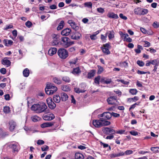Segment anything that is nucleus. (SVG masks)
Wrapping results in <instances>:
<instances>
[{
	"label": "nucleus",
	"instance_id": "7ed1b4c3",
	"mask_svg": "<svg viewBox=\"0 0 159 159\" xmlns=\"http://www.w3.org/2000/svg\"><path fill=\"white\" fill-rule=\"evenodd\" d=\"M61 45L65 48H67L74 44V42L71 41L70 39L67 37H62L60 41Z\"/></svg>",
	"mask_w": 159,
	"mask_h": 159
},
{
	"label": "nucleus",
	"instance_id": "774afa93",
	"mask_svg": "<svg viewBox=\"0 0 159 159\" xmlns=\"http://www.w3.org/2000/svg\"><path fill=\"white\" fill-rule=\"evenodd\" d=\"M103 48H109L110 47V43H106L103 45Z\"/></svg>",
	"mask_w": 159,
	"mask_h": 159
},
{
	"label": "nucleus",
	"instance_id": "4c0bfd02",
	"mask_svg": "<svg viewBox=\"0 0 159 159\" xmlns=\"http://www.w3.org/2000/svg\"><path fill=\"white\" fill-rule=\"evenodd\" d=\"M150 63L154 65L159 64V61L157 59L150 60Z\"/></svg>",
	"mask_w": 159,
	"mask_h": 159
},
{
	"label": "nucleus",
	"instance_id": "49530a36",
	"mask_svg": "<svg viewBox=\"0 0 159 159\" xmlns=\"http://www.w3.org/2000/svg\"><path fill=\"white\" fill-rule=\"evenodd\" d=\"M25 25L28 28H30L32 25V23L30 21H27L25 23Z\"/></svg>",
	"mask_w": 159,
	"mask_h": 159
},
{
	"label": "nucleus",
	"instance_id": "09e8293b",
	"mask_svg": "<svg viewBox=\"0 0 159 159\" xmlns=\"http://www.w3.org/2000/svg\"><path fill=\"white\" fill-rule=\"evenodd\" d=\"M152 26L155 28H157L159 27V23L155 21L152 24Z\"/></svg>",
	"mask_w": 159,
	"mask_h": 159
},
{
	"label": "nucleus",
	"instance_id": "603ef678",
	"mask_svg": "<svg viewBox=\"0 0 159 159\" xmlns=\"http://www.w3.org/2000/svg\"><path fill=\"white\" fill-rule=\"evenodd\" d=\"M111 117L112 116L114 117H119L120 116L119 114L114 113L113 112L111 113Z\"/></svg>",
	"mask_w": 159,
	"mask_h": 159
},
{
	"label": "nucleus",
	"instance_id": "5fc2aeb1",
	"mask_svg": "<svg viewBox=\"0 0 159 159\" xmlns=\"http://www.w3.org/2000/svg\"><path fill=\"white\" fill-rule=\"evenodd\" d=\"M129 133L132 135L136 136L138 135V132L134 130H132L129 132Z\"/></svg>",
	"mask_w": 159,
	"mask_h": 159
},
{
	"label": "nucleus",
	"instance_id": "f3484780",
	"mask_svg": "<svg viewBox=\"0 0 159 159\" xmlns=\"http://www.w3.org/2000/svg\"><path fill=\"white\" fill-rule=\"evenodd\" d=\"M53 125V122H46L42 124L41 125V127L42 128H45V127L51 126Z\"/></svg>",
	"mask_w": 159,
	"mask_h": 159
},
{
	"label": "nucleus",
	"instance_id": "c756f323",
	"mask_svg": "<svg viewBox=\"0 0 159 159\" xmlns=\"http://www.w3.org/2000/svg\"><path fill=\"white\" fill-rule=\"evenodd\" d=\"M75 92L78 93H84L86 90L84 89H80V88H75L74 89Z\"/></svg>",
	"mask_w": 159,
	"mask_h": 159
},
{
	"label": "nucleus",
	"instance_id": "c9c22d12",
	"mask_svg": "<svg viewBox=\"0 0 159 159\" xmlns=\"http://www.w3.org/2000/svg\"><path fill=\"white\" fill-rule=\"evenodd\" d=\"M45 91L46 93L48 95H51L53 94L55 91H54L53 90H52L51 89H50V90L48 89H46V87L45 89Z\"/></svg>",
	"mask_w": 159,
	"mask_h": 159
},
{
	"label": "nucleus",
	"instance_id": "aec40b11",
	"mask_svg": "<svg viewBox=\"0 0 159 159\" xmlns=\"http://www.w3.org/2000/svg\"><path fill=\"white\" fill-rule=\"evenodd\" d=\"M83 155L80 152H77L75 154V159H84Z\"/></svg>",
	"mask_w": 159,
	"mask_h": 159
},
{
	"label": "nucleus",
	"instance_id": "2eb2a0df",
	"mask_svg": "<svg viewBox=\"0 0 159 159\" xmlns=\"http://www.w3.org/2000/svg\"><path fill=\"white\" fill-rule=\"evenodd\" d=\"M109 34L108 37L109 40H111L115 37V33L113 30L109 31L107 32Z\"/></svg>",
	"mask_w": 159,
	"mask_h": 159
},
{
	"label": "nucleus",
	"instance_id": "393cba45",
	"mask_svg": "<svg viewBox=\"0 0 159 159\" xmlns=\"http://www.w3.org/2000/svg\"><path fill=\"white\" fill-rule=\"evenodd\" d=\"M61 98L59 96L57 95H54L53 97L54 101L57 103H58L60 102Z\"/></svg>",
	"mask_w": 159,
	"mask_h": 159
},
{
	"label": "nucleus",
	"instance_id": "37998d69",
	"mask_svg": "<svg viewBox=\"0 0 159 159\" xmlns=\"http://www.w3.org/2000/svg\"><path fill=\"white\" fill-rule=\"evenodd\" d=\"M148 11L147 9L142 8L141 10V16L144 15L148 13Z\"/></svg>",
	"mask_w": 159,
	"mask_h": 159
},
{
	"label": "nucleus",
	"instance_id": "a878e982",
	"mask_svg": "<svg viewBox=\"0 0 159 159\" xmlns=\"http://www.w3.org/2000/svg\"><path fill=\"white\" fill-rule=\"evenodd\" d=\"M64 22L63 20H61L57 28V30H60L62 29L64 26Z\"/></svg>",
	"mask_w": 159,
	"mask_h": 159
},
{
	"label": "nucleus",
	"instance_id": "052dcab7",
	"mask_svg": "<svg viewBox=\"0 0 159 159\" xmlns=\"http://www.w3.org/2000/svg\"><path fill=\"white\" fill-rule=\"evenodd\" d=\"M37 143L38 145L43 144L44 143V142L42 140L39 139L38 140Z\"/></svg>",
	"mask_w": 159,
	"mask_h": 159
},
{
	"label": "nucleus",
	"instance_id": "c03bdc74",
	"mask_svg": "<svg viewBox=\"0 0 159 159\" xmlns=\"http://www.w3.org/2000/svg\"><path fill=\"white\" fill-rule=\"evenodd\" d=\"M97 66L98 69L97 73L98 74H101L103 72V68L102 66H100L98 65Z\"/></svg>",
	"mask_w": 159,
	"mask_h": 159
},
{
	"label": "nucleus",
	"instance_id": "a211bd4d",
	"mask_svg": "<svg viewBox=\"0 0 159 159\" xmlns=\"http://www.w3.org/2000/svg\"><path fill=\"white\" fill-rule=\"evenodd\" d=\"M9 125H10L9 129H14L16 126V123L12 120L10 121Z\"/></svg>",
	"mask_w": 159,
	"mask_h": 159
},
{
	"label": "nucleus",
	"instance_id": "dca6fc26",
	"mask_svg": "<svg viewBox=\"0 0 159 159\" xmlns=\"http://www.w3.org/2000/svg\"><path fill=\"white\" fill-rule=\"evenodd\" d=\"M142 10V8L139 7H137L134 9V13L136 15L141 16Z\"/></svg>",
	"mask_w": 159,
	"mask_h": 159
},
{
	"label": "nucleus",
	"instance_id": "9b49d317",
	"mask_svg": "<svg viewBox=\"0 0 159 159\" xmlns=\"http://www.w3.org/2000/svg\"><path fill=\"white\" fill-rule=\"evenodd\" d=\"M46 89H48L49 90L51 89L52 90L56 92L57 90V88L56 86H53L52 84L50 83L47 84Z\"/></svg>",
	"mask_w": 159,
	"mask_h": 159
},
{
	"label": "nucleus",
	"instance_id": "a19ab883",
	"mask_svg": "<svg viewBox=\"0 0 159 159\" xmlns=\"http://www.w3.org/2000/svg\"><path fill=\"white\" fill-rule=\"evenodd\" d=\"M101 77L98 75L97 77H95L94 79V82L95 83L99 84L100 80Z\"/></svg>",
	"mask_w": 159,
	"mask_h": 159
},
{
	"label": "nucleus",
	"instance_id": "473e14b6",
	"mask_svg": "<svg viewBox=\"0 0 159 159\" xmlns=\"http://www.w3.org/2000/svg\"><path fill=\"white\" fill-rule=\"evenodd\" d=\"M62 90L64 91H68L70 90V88L69 86L67 85H63L61 87Z\"/></svg>",
	"mask_w": 159,
	"mask_h": 159
},
{
	"label": "nucleus",
	"instance_id": "412c9836",
	"mask_svg": "<svg viewBox=\"0 0 159 159\" xmlns=\"http://www.w3.org/2000/svg\"><path fill=\"white\" fill-rule=\"evenodd\" d=\"M68 96L64 92L61 93V99L63 101H65L68 99Z\"/></svg>",
	"mask_w": 159,
	"mask_h": 159
},
{
	"label": "nucleus",
	"instance_id": "ea45409f",
	"mask_svg": "<svg viewBox=\"0 0 159 159\" xmlns=\"http://www.w3.org/2000/svg\"><path fill=\"white\" fill-rule=\"evenodd\" d=\"M62 79L63 80L67 83H69L70 81L69 77L66 76L63 77Z\"/></svg>",
	"mask_w": 159,
	"mask_h": 159
},
{
	"label": "nucleus",
	"instance_id": "f704fd0d",
	"mask_svg": "<svg viewBox=\"0 0 159 159\" xmlns=\"http://www.w3.org/2000/svg\"><path fill=\"white\" fill-rule=\"evenodd\" d=\"M31 119L34 122H36L40 120V118L37 116H32Z\"/></svg>",
	"mask_w": 159,
	"mask_h": 159
},
{
	"label": "nucleus",
	"instance_id": "2f4dec72",
	"mask_svg": "<svg viewBox=\"0 0 159 159\" xmlns=\"http://www.w3.org/2000/svg\"><path fill=\"white\" fill-rule=\"evenodd\" d=\"M138 92V91L137 90L135 89H130L129 91V93L133 95H136L137 93Z\"/></svg>",
	"mask_w": 159,
	"mask_h": 159
},
{
	"label": "nucleus",
	"instance_id": "f257e3e1",
	"mask_svg": "<svg viewBox=\"0 0 159 159\" xmlns=\"http://www.w3.org/2000/svg\"><path fill=\"white\" fill-rule=\"evenodd\" d=\"M31 109L37 113L43 112L47 114L50 112V110L48 108L47 105L44 103H43L42 105L38 104H34L31 106Z\"/></svg>",
	"mask_w": 159,
	"mask_h": 159
},
{
	"label": "nucleus",
	"instance_id": "ddd939ff",
	"mask_svg": "<svg viewBox=\"0 0 159 159\" xmlns=\"http://www.w3.org/2000/svg\"><path fill=\"white\" fill-rule=\"evenodd\" d=\"M57 52V49L56 48H51L49 49L48 53L49 55L52 56L56 54Z\"/></svg>",
	"mask_w": 159,
	"mask_h": 159
},
{
	"label": "nucleus",
	"instance_id": "69168bd1",
	"mask_svg": "<svg viewBox=\"0 0 159 159\" xmlns=\"http://www.w3.org/2000/svg\"><path fill=\"white\" fill-rule=\"evenodd\" d=\"M144 45L145 47H149L150 46V44L148 42L145 41Z\"/></svg>",
	"mask_w": 159,
	"mask_h": 159
},
{
	"label": "nucleus",
	"instance_id": "7c9ffc66",
	"mask_svg": "<svg viewBox=\"0 0 159 159\" xmlns=\"http://www.w3.org/2000/svg\"><path fill=\"white\" fill-rule=\"evenodd\" d=\"M81 71L79 67H76L73 69L72 73L74 74H77L80 73Z\"/></svg>",
	"mask_w": 159,
	"mask_h": 159
},
{
	"label": "nucleus",
	"instance_id": "3c124183",
	"mask_svg": "<svg viewBox=\"0 0 159 159\" xmlns=\"http://www.w3.org/2000/svg\"><path fill=\"white\" fill-rule=\"evenodd\" d=\"M97 11L98 12L101 13H102L105 11L104 9L102 7L97 8Z\"/></svg>",
	"mask_w": 159,
	"mask_h": 159
},
{
	"label": "nucleus",
	"instance_id": "6e6d98bb",
	"mask_svg": "<svg viewBox=\"0 0 159 159\" xmlns=\"http://www.w3.org/2000/svg\"><path fill=\"white\" fill-rule=\"evenodd\" d=\"M119 16L121 18L125 20H127V17L124 16L123 14L122 13H120L119 14Z\"/></svg>",
	"mask_w": 159,
	"mask_h": 159
},
{
	"label": "nucleus",
	"instance_id": "bb28decb",
	"mask_svg": "<svg viewBox=\"0 0 159 159\" xmlns=\"http://www.w3.org/2000/svg\"><path fill=\"white\" fill-rule=\"evenodd\" d=\"M101 49L102 50L103 52L107 55H108L110 53V52L108 48L101 47Z\"/></svg>",
	"mask_w": 159,
	"mask_h": 159
},
{
	"label": "nucleus",
	"instance_id": "9d476101",
	"mask_svg": "<svg viewBox=\"0 0 159 159\" xmlns=\"http://www.w3.org/2000/svg\"><path fill=\"white\" fill-rule=\"evenodd\" d=\"M71 32V30L70 29L66 28L63 30L61 32V34L62 35L67 36Z\"/></svg>",
	"mask_w": 159,
	"mask_h": 159
},
{
	"label": "nucleus",
	"instance_id": "f8f14e48",
	"mask_svg": "<svg viewBox=\"0 0 159 159\" xmlns=\"http://www.w3.org/2000/svg\"><path fill=\"white\" fill-rule=\"evenodd\" d=\"M7 58H4L2 60V64L5 65H7V67L10 66L11 65V62L9 60L7 59Z\"/></svg>",
	"mask_w": 159,
	"mask_h": 159
},
{
	"label": "nucleus",
	"instance_id": "58836bf2",
	"mask_svg": "<svg viewBox=\"0 0 159 159\" xmlns=\"http://www.w3.org/2000/svg\"><path fill=\"white\" fill-rule=\"evenodd\" d=\"M71 28L74 29L75 31L78 30L79 29V26L77 25L75 23H74L71 26Z\"/></svg>",
	"mask_w": 159,
	"mask_h": 159
},
{
	"label": "nucleus",
	"instance_id": "8fccbe9b",
	"mask_svg": "<svg viewBox=\"0 0 159 159\" xmlns=\"http://www.w3.org/2000/svg\"><path fill=\"white\" fill-rule=\"evenodd\" d=\"M41 150L43 151H47L49 149L48 146L46 145H44L43 147L41 148Z\"/></svg>",
	"mask_w": 159,
	"mask_h": 159
},
{
	"label": "nucleus",
	"instance_id": "79ce46f5",
	"mask_svg": "<svg viewBox=\"0 0 159 159\" xmlns=\"http://www.w3.org/2000/svg\"><path fill=\"white\" fill-rule=\"evenodd\" d=\"M3 111L4 113H8L10 112V108L7 106H5L4 107Z\"/></svg>",
	"mask_w": 159,
	"mask_h": 159
},
{
	"label": "nucleus",
	"instance_id": "39448f33",
	"mask_svg": "<svg viewBox=\"0 0 159 159\" xmlns=\"http://www.w3.org/2000/svg\"><path fill=\"white\" fill-rule=\"evenodd\" d=\"M46 101L48 107L50 109H53L55 108L56 105L52 101L51 98H47Z\"/></svg>",
	"mask_w": 159,
	"mask_h": 159
},
{
	"label": "nucleus",
	"instance_id": "864d4df0",
	"mask_svg": "<svg viewBox=\"0 0 159 159\" xmlns=\"http://www.w3.org/2000/svg\"><path fill=\"white\" fill-rule=\"evenodd\" d=\"M107 34H108V33H106V34H105L106 36H104L103 34L101 35V39L103 41H104V40H105V41H104L105 42H106V38L107 37Z\"/></svg>",
	"mask_w": 159,
	"mask_h": 159
},
{
	"label": "nucleus",
	"instance_id": "338daca9",
	"mask_svg": "<svg viewBox=\"0 0 159 159\" xmlns=\"http://www.w3.org/2000/svg\"><path fill=\"white\" fill-rule=\"evenodd\" d=\"M5 99L7 101L9 100L10 99V95L9 94H7L4 95Z\"/></svg>",
	"mask_w": 159,
	"mask_h": 159
},
{
	"label": "nucleus",
	"instance_id": "cd10ccee",
	"mask_svg": "<svg viewBox=\"0 0 159 159\" xmlns=\"http://www.w3.org/2000/svg\"><path fill=\"white\" fill-rule=\"evenodd\" d=\"M150 149L154 153H156L159 152V147H152Z\"/></svg>",
	"mask_w": 159,
	"mask_h": 159
},
{
	"label": "nucleus",
	"instance_id": "e2e57ef3",
	"mask_svg": "<svg viewBox=\"0 0 159 159\" xmlns=\"http://www.w3.org/2000/svg\"><path fill=\"white\" fill-rule=\"evenodd\" d=\"M90 37L91 39L92 40H95L97 39L96 36V35H94V34L90 35Z\"/></svg>",
	"mask_w": 159,
	"mask_h": 159
},
{
	"label": "nucleus",
	"instance_id": "6ab92c4d",
	"mask_svg": "<svg viewBox=\"0 0 159 159\" xmlns=\"http://www.w3.org/2000/svg\"><path fill=\"white\" fill-rule=\"evenodd\" d=\"M103 133L107 135H111L115 134L114 130H102Z\"/></svg>",
	"mask_w": 159,
	"mask_h": 159
},
{
	"label": "nucleus",
	"instance_id": "4468645a",
	"mask_svg": "<svg viewBox=\"0 0 159 159\" xmlns=\"http://www.w3.org/2000/svg\"><path fill=\"white\" fill-rule=\"evenodd\" d=\"M107 16L109 18L112 19H117L118 18V16L117 15L113 12H108L107 14Z\"/></svg>",
	"mask_w": 159,
	"mask_h": 159
},
{
	"label": "nucleus",
	"instance_id": "20e7f679",
	"mask_svg": "<svg viewBox=\"0 0 159 159\" xmlns=\"http://www.w3.org/2000/svg\"><path fill=\"white\" fill-rule=\"evenodd\" d=\"M57 54L59 57L62 59H65L69 56L68 51L65 48H60L57 52Z\"/></svg>",
	"mask_w": 159,
	"mask_h": 159
},
{
	"label": "nucleus",
	"instance_id": "a18cd8bd",
	"mask_svg": "<svg viewBox=\"0 0 159 159\" xmlns=\"http://www.w3.org/2000/svg\"><path fill=\"white\" fill-rule=\"evenodd\" d=\"M125 130H119L118 131H115V130H114V132H115V134L116 133L117 134H124L125 132Z\"/></svg>",
	"mask_w": 159,
	"mask_h": 159
},
{
	"label": "nucleus",
	"instance_id": "b1692460",
	"mask_svg": "<svg viewBox=\"0 0 159 159\" xmlns=\"http://www.w3.org/2000/svg\"><path fill=\"white\" fill-rule=\"evenodd\" d=\"M53 82L57 84H60L61 83L62 81L60 78L56 77H54L52 79Z\"/></svg>",
	"mask_w": 159,
	"mask_h": 159
},
{
	"label": "nucleus",
	"instance_id": "de8ad7c7",
	"mask_svg": "<svg viewBox=\"0 0 159 159\" xmlns=\"http://www.w3.org/2000/svg\"><path fill=\"white\" fill-rule=\"evenodd\" d=\"M136 63L140 66H143L144 65V63L142 61L138 60Z\"/></svg>",
	"mask_w": 159,
	"mask_h": 159
},
{
	"label": "nucleus",
	"instance_id": "6e6552de",
	"mask_svg": "<svg viewBox=\"0 0 159 159\" xmlns=\"http://www.w3.org/2000/svg\"><path fill=\"white\" fill-rule=\"evenodd\" d=\"M117 100V97L115 96H111L107 99V101L109 104L113 105L115 104V101Z\"/></svg>",
	"mask_w": 159,
	"mask_h": 159
},
{
	"label": "nucleus",
	"instance_id": "5701e85b",
	"mask_svg": "<svg viewBox=\"0 0 159 159\" xmlns=\"http://www.w3.org/2000/svg\"><path fill=\"white\" fill-rule=\"evenodd\" d=\"M8 146L10 148L12 149L13 152H15L17 150V145L15 144H10L8 145Z\"/></svg>",
	"mask_w": 159,
	"mask_h": 159
},
{
	"label": "nucleus",
	"instance_id": "c85d7f7f",
	"mask_svg": "<svg viewBox=\"0 0 159 159\" xmlns=\"http://www.w3.org/2000/svg\"><path fill=\"white\" fill-rule=\"evenodd\" d=\"M23 73L24 76L25 77H27L29 75V70L28 68H25L23 70Z\"/></svg>",
	"mask_w": 159,
	"mask_h": 159
},
{
	"label": "nucleus",
	"instance_id": "bf43d9fd",
	"mask_svg": "<svg viewBox=\"0 0 159 159\" xmlns=\"http://www.w3.org/2000/svg\"><path fill=\"white\" fill-rule=\"evenodd\" d=\"M0 72L2 74H5L6 73V70L5 68H2L0 70Z\"/></svg>",
	"mask_w": 159,
	"mask_h": 159
},
{
	"label": "nucleus",
	"instance_id": "0e129e2a",
	"mask_svg": "<svg viewBox=\"0 0 159 159\" xmlns=\"http://www.w3.org/2000/svg\"><path fill=\"white\" fill-rule=\"evenodd\" d=\"M138 105V104H137V103H135L134 104H133V105H131L129 108V110H130L132 109H134V108L135 107H136V105Z\"/></svg>",
	"mask_w": 159,
	"mask_h": 159
},
{
	"label": "nucleus",
	"instance_id": "4be33fe9",
	"mask_svg": "<svg viewBox=\"0 0 159 159\" xmlns=\"http://www.w3.org/2000/svg\"><path fill=\"white\" fill-rule=\"evenodd\" d=\"M95 74V70H92L88 74L87 78L89 79L93 77Z\"/></svg>",
	"mask_w": 159,
	"mask_h": 159
},
{
	"label": "nucleus",
	"instance_id": "e433bc0d",
	"mask_svg": "<svg viewBox=\"0 0 159 159\" xmlns=\"http://www.w3.org/2000/svg\"><path fill=\"white\" fill-rule=\"evenodd\" d=\"M84 5L86 7L91 8H92V4L90 2H86L84 3Z\"/></svg>",
	"mask_w": 159,
	"mask_h": 159
},
{
	"label": "nucleus",
	"instance_id": "13d9d810",
	"mask_svg": "<svg viewBox=\"0 0 159 159\" xmlns=\"http://www.w3.org/2000/svg\"><path fill=\"white\" fill-rule=\"evenodd\" d=\"M139 99V98L137 96H134L133 98H131V99H129V100H132L134 102H135L136 101L138 100Z\"/></svg>",
	"mask_w": 159,
	"mask_h": 159
},
{
	"label": "nucleus",
	"instance_id": "680f3d73",
	"mask_svg": "<svg viewBox=\"0 0 159 159\" xmlns=\"http://www.w3.org/2000/svg\"><path fill=\"white\" fill-rule=\"evenodd\" d=\"M133 153V151L131 150H128L126 151L125 152V154L126 155H130L132 154Z\"/></svg>",
	"mask_w": 159,
	"mask_h": 159
},
{
	"label": "nucleus",
	"instance_id": "0eeeda50",
	"mask_svg": "<svg viewBox=\"0 0 159 159\" xmlns=\"http://www.w3.org/2000/svg\"><path fill=\"white\" fill-rule=\"evenodd\" d=\"M43 119L46 120H50L55 118V116L53 114H44L43 116Z\"/></svg>",
	"mask_w": 159,
	"mask_h": 159
},
{
	"label": "nucleus",
	"instance_id": "1a4fd4ad",
	"mask_svg": "<svg viewBox=\"0 0 159 159\" xmlns=\"http://www.w3.org/2000/svg\"><path fill=\"white\" fill-rule=\"evenodd\" d=\"M81 36V34L80 33L75 31L74 34L71 35V38L73 39L78 40Z\"/></svg>",
	"mask_w": 159,
	"mask_h": 159
},
{
	"label": "nucleus",
	"instance_id": "f03ea898",
	"mask_svg": "<svg viewBox=\"0 0 159 159\" xmlns=\"http://www.w3.org/2000/svg\"><path fill=\"white\" fill-rule=\"evenodd\" d=\"M93 124L95 127L99 128L102 126L109 125L110 124V122L107 120L100 119L93 121Z\"/></svg>",
	"mask_w": 159,
	"mask_h": 159
},
{
	"label": "nucleus",
	"instance_id": "72a5a7b5",
	"mask_svg": "<svg viewBox=\"0 0 159 159\" xmlns=\"http://www.w3.org/2000/svg\"><path fill=\"white\" fill-rule=\"evenodd\" d=\"M59 43V41L56 39H53L51 42V44L52 46H56Z\"/></svg>",
	"mask_w": 159,
	"mask_h": 159
},
{
	"label": "nucleus",
	"instance_id": "4d7b16f0",
	"mask_svg": "<svg viewBox=\"0 0 159 159\" xmlns=\"http://www.w3.org/2000/svg\"><path fill=\"white\" fill-rule=\"evenodd\" d=\"M13 28V26L11 25H7L6 27L4 28V30H7L10 29H11Z\"/></svg>",
	"mask_w": 159,
	"mask_h": 159
},
{
	"label": "nucleus",
	"instance_id": "423d86ee",
	"mask_svg": "<svg viewBox=\"0 0 159 159\" xmlns=\"http://www.w3.org/2000/svg\"><path fill=\"white\" fill-rule=\"evenodd\" d=\"M98 116L99 117H102L101 119L106 120H107L110 119L111 118V113L108 112H104L102 114L99 115Z\"/></svg>",
	"mask_w": 159,
	"mask_h": 159
}]
</instances>
